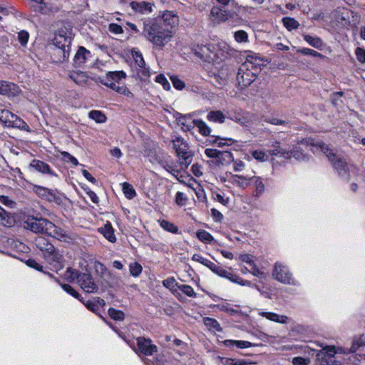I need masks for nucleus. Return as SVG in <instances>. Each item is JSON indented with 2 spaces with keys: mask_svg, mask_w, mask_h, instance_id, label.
<instances>
[{
  "mask_svg": "<svg viewBox=\"0 0 365 365\" xmlns=\"http://www.w3.org/2000/svg\"><path fill=\"white\" fill-rule=\"evenodd\" d=\"M292 364L294 365H308L310 364V359L309 358L297 356L292 359Z\"/></svg>",
  "mask_w": 365,
  "mask_h": 365,
  "instance_id": "e2e57ef3",
  "label": "nucleus"
},
{
  "mask_svg": "<svg viewBox=\"0 0 365 365\" xmlns=\"http://www.w3.org/2000/svg\"><path fill=\"white\" fill-rule=\"evenodd\" d=\"M155 82L161 84L163 88L166 91H169L170 89V84L164 74H159L156 76Z\"/></svg>",
  "mask_w": 365,
  "mask_h": 365,
  "instance_id": "864d4df0",
  "label": "nucleus"
},
{
  "mask_svg": "<svg viewBox=\"0 0 365 365\" xmlns=\"http://www.w3.org/2000/svg\"><path fill=\"white\" fill-rule=\"evenodd\" d=\"M77 284L85 292L97 293L98 291V284L96 283L92 275L88 272H83L82 274L80 275Z\"/></svg>",
  "mask_w": 365,
  "mask_h": 365,
  "instance_id": "9b49d317",
  "label": "nucleus"
},
{
  "mask_svg": "<svg viewBox=\"0 0 365 365\" xmlns=\"http://www.w3.org/2000/svg\"><path fill=\"white\" fill-rule=\"evenodd\" d=\"M0 122L3 123L6 127L9 128H17L21 130H26L29 127L22 119L8 110H1Z\"/></svg>",
  "mask_w": 365,
  "mask_h": 365,
  "instance_id": "6e6552de",
  "label": "nucleus"
},
{
  "mask_svg": "<svg viewBox=\"0 0 365 365\" xmlns=\"http://www.w3.org/2000/svg\"><path fill=\"white\" fill-rule=\"evenodd\" d=\"M190 119V115H182L180 113L177 114L176 121L184 131L190 130L193 128L192 122L190 123L188 120Z\"/></svg>",
  "mask_w": 365,
  "mask_h": 365,
  "instance_id": "393cba45",
  "label": "nucleus"
},
{
  "mask_svg": "<svg viewBox=\"0 0 365 365\" xmlns=\"http://www.w3.org/2000/svg\"><path fill=\"white\" fill-rule=\"evenodd\" d=\"M302 37L306 42H307L310 46L315 48L322 49V48L324 46L322 40L318 36L304 34Z\"/></svg>",
  "mask_w": 365,
  "mask_h": 365,
  "instance_id": "c756f323",
  "label": "nucleus"
},
{
  "mask_svg": "<svg viewBox=\"0 0 365 365\" xmlns=\"http://www.w3.org/2000/svg\"><path fill=\"white\" fill-rule=\"evenodd\" d=\"M170 81L173 85V86L177 89V90H182L185 86V84L184 83V81H182L181 79H180L177 76H171L170 77Z\"/></svg>",
  "mask_w": 365,
  "mask_h": 365,
  "instance_id": "5fc2aeb1",
  "label": "nucleus"
},
{
  "mask_svg": "<svg viewBox=\"0 0 365 365\" xmlns=\"http://www.w3.org/2000/svg\"><path fill=\"white\" fill-rule=\"evenodd\" d=\"M215 47L213 45H197L193 46L192 50L199 58L210 62L215 61Z\"/></svg>",
  "mask_w": 365,
  "mask_h": 365,
  "instance_id": "1a4fd4ad",
  "label": "nucleus"
},
{
  "mask_svg": "<svg viewBox=\"0 0 365 365\" xmlns=\"http://www.w3.org/2000/svg\"><path fill=\"white\" fill-rule=\"evenodd\" d=\"M207 118L209 121L222 123L225 122V116L221 110H212L208 113Z\"/></svg>",
  "mask_w": 365,
  "mask_h": 365,
  "instance_id": "473e14b6",
  "label": "nucleus"
},
{
  "mask_svg": "<svg viewBox=\"0 0 365 365\" xmlns=\"http://www.w3.org/2000/svg\"><path fill=\"white\" fill-rule=\"evenodd\" d=\"M235 40L238 43H247L249 41L248 34L244 30H238L234 33Z\"/></svg>",
  "mask_w": 365,
  "mask_h": 365,
  "instance_id": "a18cd8bd",
  "label": "nucleus"
},
{
  "mask_svg": "<svg viewBox=\"0 0 365 365\" xmlns=\"http://www.w3.org/2000/svg\"><path fill=\"white\" fill-rule=\"evenodd\" d=\"M163 285L169 289L170 290H173L174 287H177L179 285L178 283L176 282L175 279L173 277H168L167 279L163 281Z\"/></svg>",
  "mask_w": 365,
  "mask_h": 365,
  "instance_id": "bf43d9fd",
  "label": "nucleus"
},
{
  "mask_svg": "<svg viewBox=\"0 0 365 365\" xmlns=\"http://www.w3.org/2000/svg\"><path fill=\"white\" fill-rule=\"evenodd\" d=\"M33 191L39 197L48 201H52L56 198L55 191L45 187L34 185L33 186Z\"/></svg>",
  "mask_w": 365,
  "mask_h": 365,
  "instance_id": "6ab92c4d",
  "label": "nucleus"
},
{
  "mask_svg": "<svg viewBox=\"0 0 365 365\" xmlns=\"http://www.w3.org/2000/svg\"><path fill=\"white\" fill-rule=\"evenodd\" d=\"M108 30L110 32L114 34H120L123 33L122 26L114 23L110 24L108 25Z\"/></svg>",
  "mask_w": 365,
  "mask_h": 365,
  "instance_id": "680f3d73",
  "label": "nucleus"
},
{
  "mask_svg": "<svg viewBox=\"0 0 365 365\" xmlns=\"http://www.w3.org/2000/svg\"><path fill=\"white\" fill-rule=\"evenodd\" d=\"M196 236L199 240L204 243L212 244L216 242L212 235L205 230H199L197 231Z\"/></svg>",
  "mask_w": 365,
  "mask_h": 365,
  "instance_id": "72a5a7b5",
  "label": "nucleus"
},
{
  "mask_svg": "<svg viewBox=\"0 0 365 365\" xmlns=\"http://www.w3.org/2000/svg\"><path fill=\"white\" fill-rule=\"evenodd\" d=\"M205 155L211 158H220L222 151L217 149L207 148L205 150Z\"/></svg>",
  "mask_w": 365,
  "mask_h": 365,
  "instance_id": "052dcab7",
  "label": "nucleus"
},
{
  "mask_svg": "<svg viewBox=\"0 0 365 365\" xmlns=\"http://www.w3.org/2000/svg\"><path fill=\"white\" fill-rule=\"evenodd\" d=\"M171 141L179 158L180 163L187 168L192 163L193 157L192 152L190 150L188 143L180 135L174 136Z\"/></svg>",
  "mask_w": 365,
  "mask_h": 365,
  "instance_id": "423d86ee",
  "label": "nucleus"
},
{
  "mask_svg": "<svg viewBox=\"0 0 365 365\" xmlns=\"http://www.w3.org/2000/svg\"><path fill=\"white\" fill-rule=\"evenodd\" d=\"M223 344L227 347H233L235 346L238 349H245L249 348L252 346V344L248 341L243 340H232V339H226L223 342Z\"/></svg>",
  "mask_w": 365,
  "mask_h": 365,
  "instance_id": "c85d7f7f",
  "label": "nucleus"
},
{
  "mask_svg": "<svg viewBox=\"0 0 365 365\" xmlns=\"http://www.w3.org/2000/svg\"><path fill=\"white\" fill-rule=\"evenodd\" d=\"M336 354L334 346H326L317 354L319 365H331Z\"/></svg>",
  "mask_w": 365,
  "mask_h": 365,
  "instance_id": "ddd939ff",
  "label": "nucleus"
},
{
  "mask_svg": "<svg viewBox=\"0 0 365 365\" xmlns=\"http://www.w3.org/2000/svg\"><path fill=\"white\" fill-rule=\"evenodd\" d=\"M230 118L242 125H245L247 123L246 118L240 114H231Z\"/></svg>",
  "mask_w": 365,
  "mask_h": 365,
  "instance_id": "774afa93",
  "label": "nucleus"
},
{
  "mask_svg": "<svg viewBox=\"0 0 365 365\" xmlns=\"http://www.w3.org/2000/svg\"><path fill=\"white\" fill-rule=\"evenodd\" d=\"M61 154L62 155L63 160L65 162L71 163L75 166L78 165V160L75 157L71 155L69 153L63 151V152H61Z\"/></svg>",
  "mask_w": 365,
  "mask_h": 365,
  "instance_id": "13d9d810",
  "label": "nucleus"
},
{
  "mask_svg": "<svg viewBox=\"0 0 365 365\" xmlns=\"http://www.w3.org/2000/svg\"><path fill=\"white\" fill-rule=\"evenodd\" d=\"M272 148L269 150V153L273 156H282L284 158L290 157L289 150H287L280 147L279 141H274L272 145Z\"/></svg>",
  "mask_w": 365,
  "mask_h": 365,
  "instance_id": "5701e85b",
  "label": "nucleus"
},
{
  "mask_svg": "<svg viewBox=\"0 0 365 365\" xmlns=\"http://www.w3.org/2000/svg\"><path fill=\"white\" fill-rule=\"evenodd\" d=\"M252 157L258 161L263 162L267 159L266 154L262 150H255L252 153Z\"/></svg>",
  "mask_w": 365,
  "mask_h": 365,
  "instance_id": "0e129e2a",
  "label": "nucleus"
},
{
  "mask_svg": "<svg viewBox=\"0 0 365 365\" xmlns=\"http://www.w3.org/2000/svg\"><path fill=\"white\" fill-rule=\"evenodd\" d=\"M88 117L98 123H103L106 121V116L101 110H91L88 113Z\"/></svg>",
  "mask_w": 365,
  "mask_h": 365,
  "instance_id": "4c0bfd02",
  "label": "nucleus"
},
{
  "mask_svg": "<svg viewBox=\"0 0 365 365\" xmlns=\"http://www.w3.org/2000/svg\"><path fill=\"white\" fill-rule=\"evenodd\" d=\"M56 281L59 283L62 289L67 292L68 294H71L76 299H78L81 302H83V298L81 297V295L78 294L77 291H76L71 285L68 284H62L60 283L58 279H56Z\"/></svg>",
  "mask_w": 365,
  "mask_h": 365,
  "instance_id": "58836bf2",
  "label": "nucleus"
},
{
  "mask_svg": "<svg viewBox=\"0 0 365 365\" xmlns=\"http://www.w3.org/2000/svg\"><path fill=\"white\" fill-rule=\"evenodd\" d=\"M289 155L291 158H294L297 160H304L307 158V157L302 153V150L299 149L298 148H294L292 150H289Z\"/></svg>",
  "mask_w": 365,
  "mask_h": 365,
  "instance_id": "de8ad7c7",
  "label": "nucleus"
},
{
  "mask_svg": "<svg viewBox=\"0 0 365 365\" xmlns=\"http://www.w3.org/2000/svg\"><path fill=\"white\" fill-rule=\"evenodd\" d=\"M122 189L125 196L128 199H133L136 195L135 190L128 182H123L122 184Z\"/></svg>",
  "mask_w": 365,
  "mask_h": 365,
  "instance_id": "a19ab883",
  "label": "nucleus"
},
{
  "mask_svg": "<svg viewBox=\"0 0 365 365\" xmlns=\"http://www.w3.org/2000/svg\"><path fill=\"white\" fill-rule=\"evenodd\" d=\"M30 167L34 168L38 172L42 173H48L50 175H53V172L51 170L50 166L45 163L44 162L39 160H34L30 164Z\"/></svg>",
  "mask_w": 365,
  "mask_h": 365,
  "instance_id": "a878e982",
  "label": "nucleus"
},
{
  "mask_svg": "<svg viewBox=\"0 0 365 365\" xmlns=\"http://www.w3.org/2000/svg\"><path fill=\"white\" fill-rule=\"evenodd\" d=\"M24 227L34 233H43L58 240L66 237V232L48 220L29 215L23 221Z\"/></svg>",
  "mask_w": 365,
  "mask_h": 365,
  "instance_id": "f03ea898",
  "label": "nucleus"
},
{
  "mask_svg": "<svg viewBox=\"0 0 365 365\" xmlns=\"http://www.w3.org/2000/svg\"><path fill=\"white\" fill-rule=\"evenodd\" d=\"M193 127L196 126L198 128L199 133L204 135L208 136L210 135L211 128L201 119H195L192 120Z\"/></svg>",
  "mask_w": 365,
  "mask_h": 365,
  "instance_id": "7c9ffc66",
  "label": "nucleus"
},
{
  "mask_svg": "<svg viewBox=\"0 0 365 365\" xmlns=\"http://www.w3.org/2000/svg\"><path fill=\"white\" fill-rule=\"evenodd\" d=\"M126 78V73L123 71H108L103 77H99V81L104 86L120 94L130 96L131 92L125 85H120V81Z\"/></svg>",
  "mask_w": 365,
  "mask_h": 365,
  "instance_id": "39448f33",
  "label": "nucleus"
},
{
  "mask_svg": "<svg viewBox=\"0 0 365 365\" xmlns=\"http://www.w3.org/2000/svg\"><path fill=\"white\" fill-rule=\"evenodd\" d=\"M131 9L141 14H148L153 11V4L147 1H131L130 3Z\"/></svg>",
  "mask_w": 365,
  "mask_h": 365,
  "instance_id": "a211bd4d",
  "label": "nucleus"
},
{
  "mask_svg": "<svg viewBox=\"0 0 365 365\" xmlns=\"http://www.w3.org/2000/svg\"><path fill=\"white\" fill-rule=\"evenodd\" d=\"M71 48H57L51 47V55L53 61L63 62L68 58Z\"/></svg>",
  "mask_w": 365,
  "mask_h": 365,
  "instance_id": "aec40b11",
  "label": "nucleus"
},
{
  "mask_svg": "<svg viewBox=\"0 0 365 365\" xmlns=\"http://www.w3.org/2000/svg\"><path fill=\"white\" fill-rule=\"evenodd\" d=\"M38 5L32 6L34 11H38L42 14H48L51 10L47 7L46 4L42 1V3H38Z\"/></svg>",
  "mask_w": 365,
  "mask_h": 365,
  "instance_id": "4d7b16f0",
  "label": "nucleus"
},
{
  "mask_svg": "<svg viewBox=\"0 0 365 365\" xmlns=\"http://www.w3.org/2000/svg\"><path fill=\"white\" fill-rule=\"evenodd\" d=\"M108 314L113 320L123 321L125 318V314L120 310H117L114 308H110L108 309Z\"/></svg>",
  "mask_w": 365,
  "mask_h": 365,
  "instance_id": "c03bdc74",
  "label": "nucleus"
},
{
  "mask_svg": "<svg viewBox=\"0 0 365 365\" xmlns=\"http://www.w3.org/2000/svg\"><path fill=\"white\" fill-rule=\"evenodd\" d=\"M17 86L14 83L5 81H0V94L1 95H14L17 91Z\"/></svg>",
  "mask_w": 365,
  "mask_h": 365,
  "instance_id": "b1692460",
  "label": "nucleus"
},
{
  "mask_svg": "<svg viewBox=\"0 0 365 365\" xmlns=\"http://www.w3.org/2000/svg\"><path fill=\"white\" fill-rule=\"evenodd\" d=\"M264 121L275 125H284L289 127V122L284 120L279 119L275 117H266Z\"/></svg>",
  "mask_w": 365,
  "mask_h": 365,
  "instance_id": "09e8293b",
  "label": "nucleus"
},
{
  "mask_svg": "<svg viewBox=\"0 0 365 365\" xmlns=\"http://www.w3.org/2000/svg\"><path fill=\"white\" fill-rule=\"evenodd\" d=\"M69 78L77 85L84 86L88 82V76L82 71H71L68 74Z\"/></svg>",
  "mask_w": 365,
  "mask_h": 365,
  "instance_id": "412c9836",
  "label": "nucleus"
},
{
  "mask_svg": "<svg viewBox=\"0 0 365 365\" xmlns=\"http://www.w3.org/2000/svg\"><path fill=\"white\" fill-rule=\"evenodd\" d=\"M72 38L64 34H57L55 36L51 47L57 48H71Z\"/></svg>",
  "mask_w": 365,
  "mask_h": 365,
  "instance_id": "f3484780",
  "label": "nucleus"
},
{
  "mask_svg": "<svg viewBox=\"0 0 365 365\" xmlns=\"http://www.w3.org/2000/svg\"><path fill=\"white\" fill-rule=\"evenodd\" d=\"M355 55L359 62L361 63H365V50L364 48L357 47L355 50Z\"/></svg>",
  "mask_w": 365,
  "mask_h": 365,
  "instance_id": "69168bd1",
  "label": "nucleus"
},
{
  "mask_svg": "<svg viewBox=\"0 0 365 365\" xmlns=\"http://www.w3.org/2000/svg\"><path fill=\"white\" fill-rule=\"evenodd\" d=\"M159 223H160V226L164 230L171 232V233H173V234L178 233V230H179L178 227L175 224H173L168 220H160Z\"/></svg>",
  "mask_w": 365,
  "mask_h": 365,
  "instance_id": "c9c22d12",
  "label": "nucleus"
},
{
  "mask_svg": "<svg viewBox=\"0 0 365 365\" xmlns=\"http://www.w3.org/2000/svg\"><path fill=\"white\" fill-rule=\"evenodd\" d=\"M262 60L256 54L248 55L246 61L240 66L237 74V81L241 89L251 85L260 70Z\"/></svg>",
  "mask_w": 365,
  "mask_h": 365,
  "instance_id": "7ed1b4c3",
  "label": "nucleus"
},
{
  "mask_svg": "<svg viewBox=\"0 0 365 365\" xmlns=\"http://www.w3.org/2000/svg\"><path fill=\"white\" fill-rule=\"evenodd\" d=\"M36 245L41 251L43 252V254L51 253L54 250V246L43 237H38L36 240Z\"/></svg>",
  "mask_w": 365,
  "mask_h": 365,
  "instance_id": "bb28decb",
  "label": "nucleus"
},
{
  "mask_svg": "<svg viewBox=\"0 0 365 365\" xmlns=\"http://www.w3.org/2000/svg\"><path fill=\"white\" fill-rule=\"evenodd\" d=\"M297 52L300 53L302 54H304V55H309V56H314V57H319V58L324 57L320 53H319V52H317V51H314L313 49L308 48H299V49L297 50Z\"/></svg>",
  "mask_w": 365,
  "mask_h": 365,
  "instance_id": "603ef678",
  "label": "nucleus"
},
{
  "mask_svg": "<svg viewBox=\"0 0 365 365\" xmlns=\"http://www.w3.org/2000/svg\"><path fill=\"white\" fill-rule=\"evenodd\" d=\"M261 315L270 321L281 324H286L288 320V317L287 316L279 315L272 312H262Z\"/></svg>",
  "mask_w": 365,
  "mask_h": 365,
  "instance_id": "2f4dec72",
  "label": "nucleus"
},
{
  "mask_svg": "<svg viewBox=\"0 0 365 365\" xmlns=\"http://www.w3.org/2000/svg\"><path fill=\"white\" fill-rule=\"evenodd\" d=\"M250 179L255 180L256 192L257 195H261L264 191V185L262 182V179L259 177H252Z\"/></svg>",
  "mask_w": 365,
  "mask_h": 365,
  "instance_id": "6e6d98bb",
  "label": "nucleus"
},
{
  "mask_svg": "<svg viewBox=\"0 0 365 365\" xmlns=\"http://www.w3.org/2000/svg\"><path fill=\"white\" fill-rule=\"evenodd\" d=\"M132 55L137 66L143 69L142 74L143 77L146 78L149 76V71L147 68H145V63L142 53L139 51H133Z\"/></svg>",
  "mask_w": 365,
  "mask_h": 365,
  "instance_id": "cd10ccee",
  "label": "nucleus"
},
{
  "mask_svg": "<svg viewBox=\"0 0 365 365\" xmlns=\"http://www.w3.org/2000/svg\"><path fill=\"white\" fill-rule=\"evenodd\" d=\"M45 259L51 265L56 267L57 269H62L63 267V257L54 247V250L51 253L43 254Z\"/></svg>",
  "mask_w": 365,
  "mask_h": 365,
  "instance_id": "4468645a",
  "label": "nucleus"
},
{
  "mask_svg": "<svg viewBox=\"0 0 365 365\" xmlns=\"http://www.w3.org/2000/svg\"><path fill=\"white\" fill-rule=\"evenodd\" d=\"M313 146L317 149H320L321 151L326 155L332 166L341 178L346 180H349V169L346 162L343 158H338L334 151L323 142L318 141L313 144Z\"/></svg>",
  "mask_w": 365,
  "mask_h": 365,
  "instance_id": "20e7f679",
  "label": "nucleus"
},
{
  "mask_svg": "<svg viewBox=\"0 0 365 365\" xmlns=\"http://www.w3.org/2000/svg\"><path fill=\"white\" fill-rule=\"evenodd\" d=\"M210 15L217 23L225 22L230 19H232V14L226 10H222L219 7L214 6L210 11Z\"/></svg>",
  "mask_w": 365,
  "mask_h": 365,
  "instance_id": "dca6fc26",
  "label": "nucleus"
},
{
  "mask_svg": "<svg viewBox=\"0 0 365 365\" xmlns=\"http://www.w3.org/2000/svg\"><path fill=\"white\" fill-rule=\"evenodd\" d=\"M282 22L284 26L289 30L292 31L293 29H296L299 26L297 21H296L293 18L290 17H284L282 19Z\"/></svg>",
  "mask_w": 365,
  "mask_h": 365,
  "instance_id": "37998d69",
  "label": "nucleus"
},
{
  "mask_svg": "<svg viewBox=\"0 0 365 365\" xmlns=\"http://www.w3.org/2000/svg\"><path fill=\"white\" fill-rule=\"evenodd\" d=\"M192 259L193 261L200 262L202 264L205 265V267H208L212 272L217 274V275L227 278L232 280V282H237V278L238 277L237 276L228 272L227 270L215 264L214 262L210 261L209 259L204 258L202 255L199 254H194L192 257ZM238 283L240 282H238Z\"/></svg>",
  "mask_w": 365,
  "mask_h": 365,
  "instance_id": "0eeeda50",
  "label": "nucleus"
},
{
  "mask_svg": "<svg viewBox=\"0 0 365 365\" xmlns=\"http://www.w3.org/2000/svg\"><path fill=\"white\" fill-rule=\"evenodd\" d=\"M91 57V52L85 47L81 46L73 57V66L75 67H81Z\"/></svg>",
  "mask_w": 365,
  "mask_h": 365,
  "instance_id": "2eb2a0df",
  "label": "nucleus"
},
{
  "mask_svg": "<svg viewBox=\"0 0 365 365\" xmlns=\"http://www.w3.org/2000/svg\"><path fill=\"white\" fill-rule=\"evenodd\" d=\"M249 272L259 278H264L266 277L264 272L259 270L255 264L251 266V269Z\"/></svg>",
  "mask_w": 365,
  "mask_h": 365,
  "instance_id": "338daca9",
  "label": "nucleus"
},
{
  "mask_svg": "<svg viewBox=\"0 0 365 365\" xmlns=\"http://www.w3.org/2000/svg\"><path fill=\"white\" fill-rule=\"evenodd\" d=\"M178 288L181 290L185 294L190 297H196L197 294L193 288L187 284H179Z\"/></svg>",
  "mask_w": 365,
  "mask_h": 365,
  "instance_id": "49530a36",
  "label": "nucleus"
},
{
  "mask_svg": "<svg viewBox=\"0 0 365 365\" xmlns=\"http://www.w3.org/2000/svg\"><path fill=\"white\" fill-rule=\"evenodd\" d=\"M178 21V16L173 12L166 11L162 18L145 21L142 34L155 46L163 48L171 41L173 29Z\"/></svg>",
  "mask_w": 365,
  "mask_h": 365,
  "instance_id": "f257e3e1",
  "label": "nucleus"
},
{
  "mask_svg": "<svg viewBox=\"0 0 365 365\" xmlns=\"http://www.w3.org/2000/svg\"><path fill=\"white\" fill-rule=\"evenodd\" d=\"M205 325H206L207 327H210L211 329H213L215 331H221L222 328L219 324V322L213 319L210 317H205L203 319Z\"/></svg>",
  "mask_w": 365,
  "mask_h": 365,
  "instance_id": "79ce46f5",
  "label": "nucleus"
},
{
  "mask_svg": "<svg viewBox=\"0 0 365 365\" xmlns=\"http://www.w3.org/2000/svg\"><path fill=\"white\" fill-rule=\"evenodd\" d=\"M82 273L83 272H80L76 269L68 268L65 273V277L70 282H73L76 280L78 282L80 278V275H81Z\"/></svg>",
  "mask_w": 365,
  "mask_h": 365,
  "instance_id": "e433bc0d",
  "label": "nucleus"
},
{
  "mask_svg": "<svg viewBox=\"0 0 365 365\" xmlns=\"http://www.w3.org/2000/svg\"><path fill=\"white\" fill-rule=\"evenodd\" d=\"M137 347L138 351L145 356H152L153 354L158 351V347L153 344L150 339L145 337H138L137 339Z\"/></svg>",
  "mask_w": 365,
  "mask_h": 365,
  "instance_id": "f8f14e48",
  "label": "nucleus"
},
{
  "mask_svg": "<svg viewBox=\"0 0 365 365\" xmlns=\"http://www.w3.org/2000/svg\"><path fill=\"white\" fill-rule=\"evenodd\" d=\"M129 268L130 274L135 277L139 276L143 269L142 266L138 262L130 264Z\"/></svg>",
  "mask_w": 365,
  "mask_h": 365,
  "instance_id": "3c124183",
  "label": "nucleus"
},
{
  "mask_svg": "<svg viewBox=\"0 0 365 365\" xmlns=\"http://www.w3.org/2000/svg\"><path fill=\"white\" fill-rule=\"evenodd\" d=\"M0 219L4 226L11 227L14 223V220L11 214L0 206Z\"/></svg>",
  "mask_w": 365,
  "mask_h": 365,
  "instance_id": "f704fd0d",
  "label": "nucleus"
},
{
  "mask_svg": "<svg viewBox=\"0 0 365 365\" xmlns=\"http://www.w3.org/2000/svg\"><path fill=\"white\" fill-rule=\"evenodd\" d=\"M272 275L276 280L282 283L295 284L294 279L292 278L288 268L281 263H275Z\"/></svg>",
  "mask_w": 365,
  "mask_h": 365,
  "instance_id": "9d476101",
  "label": "nucleus"
},
{
  "mask_svg": "<svg viewBox=\"0 0 365 365\" xmlns=\"http://www.w3.org/2000/svg\"><path fill=\"white\" fill-rule=\"evenodd\" d=\"M98 232L101 233L109 242L113 243L116 241L114 229L110 222H107L103 227H99Z\"/></svg>",
  "mask_w": 365,
  "mask_h": 365,
  "instance_id": "4be33fe9",
  "label": "nucleus"
},
{
  "mask_svg": "<svg viewBox=\"0 0 365 365\" xmlns=\"http://www.w3.org/2000/svg\"><path fill=\"white\" fill-rule=\"evenodd\" d=\"M224 365H245L246 363L244 359H232L223 357L221 359Z\"/></svg>",
  "mask_w": 365,
  "mask_h": 365,
  "instance_id": "8fccbe9b",
  "label": "nucleus"
},
{
  "mask_svg": "<svg viewBox=\"0 0 365 365\" xmlns=\"http://www.w3.org/2000/svg\"><path fill=\"white\" fill-rule=\"evenodd\" d=\"M213 140H212V143L216 144L218 147H222L225 145H232L234 143L235 140L232 138H222L220 136H211Z\"/></svg>",
  "mask_w": 365,
  "mask_h": 365,
  "instance_id": "ea45409f",
  "label": "nucleus"
}]
</instances>
